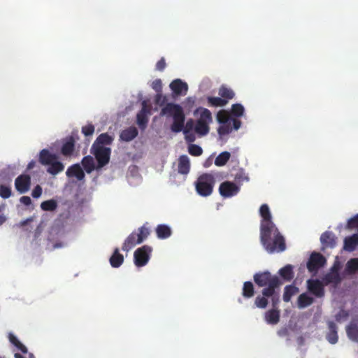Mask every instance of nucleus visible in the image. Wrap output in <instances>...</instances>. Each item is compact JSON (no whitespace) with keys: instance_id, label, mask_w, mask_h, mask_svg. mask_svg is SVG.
Returning <instances> with one entry per match:
<instances>
[{"instance_id":"nucleus-10","label":"nucleus","mask_w":358,"mask_h":358,"mask_svg":"<svg viewBox=\"0 0 358 358\" xmlns=\"http://www.w3.org/2000/svg\"><path fill=\"white\" fill-rule=\"evenodd\" d=\"M259 213L262 217L260 224V231L264 229L274 228L275 226L271 220V214L267 204H262L259 208Z\"/></svg>"},{"instance_id":"nucleus-38","label":"nucleus","mask_w":358,"mask_h":358,"mask_svg":"<svg viewBox=\"0 0 358 358\" xmlns=\"http://www.w3.org/2000/svg\"><path fill=\"white\" fill-rule=\"evenodd\" d=\"M208 103L210 106L213 107H222L227 104L228 101L222 99L221 97L208 96L207 98Z\"/></svg>"},{"instance_id":"nucleus-40","label":"nucleus","mask_w":358,"mask_h":358,"mask_svg":"<svg viewBox=\"0 0 358 358\" xmlns=\"http://www.w3.org/2000/svg\"><path fill=\"white\" fill-rule=\"evenodd\" d=\"M41 208L44 211H54L57 208V203L54 199L47 200L41 203Z\"/></svg>"},{"instance_id":"nucleus-23","label":"nucleus","mask_w":358,"mask_h":358,"mask_svg":"<svg viewBox=\"0 0 358 358\" xmlns=\"http://www.w3.org/2000/svg\"><path fill=\"white\" fill-rule=\"evenodd\" d=\"M66 174L69 178L76 177L78 180H82L85 178V173L78 164L69 166Z\"/></svg>"},{"instance_id":"nucleus-26","label":"nucleus","mask_w":358,"mask_h":358,"mask_svg":"<svg viewBox=\"0 0 358 358\" xmlns=\"http://www.w3.org/2000/svg\"><path fill=\"white\" fill-rule=\"evenodd\" d=\"M157 236L160 239H166L171 236L172 231L166 224H159L155 229Z\"/></svg>"},{"instance_id":"nucleus-57","label":"nucleus","mask_w":358,"mask_h":358,"mask_svg":"<svg viewBox=\"0 0 358 358\" xmlns=\"http://www.w3.org/2000/svg\"><path fill=\"white\" fill-rule=\"evenodd\" d=\"M235 179L238 182H241V181H244V180L248 181L249 180L248 177L246 176L243 172L236 174Z\"/></svg>"},{"instance_id":"nucleus-61","label":"nucleus","mask_w":358,"mask_h":358,"mask_svg":"<svg viewBox=\"0 0 358 358\" xmlns=\"http://www.w3.org/2000/svg\"><path fill=\"white\" fill-rule=\"evenodd\" d=\"M340 269V264L338 262H335L331 268V272L338 273Z\"/></svg>"},{"instance_id":"nucleus-32","label":"nucleus","mask_w":358,"mask_h":358,"mask_svg":"<svg viewBox=\"0 0 358 358\" xmlns=\"http://www.w3.org/2000/svg\"><path fill=\"white\" fill-rule=\"evenodd\" d=\"M82 165L87 173H92L95 169V164L92 156L87 155L83 158Z\"/></svg>"},{"instance_id":"nucleus-28","label":"nucleus","mask_w":358,"mask_h":358,"mask_svg":"<svg viewBox=\"0 0 358 358\" xmlns=\"http://www.w3.org/2000/svg\"><path fill=\"white\" fill-rule=\"evenodd\" d=\"M48 166L47 172L52 176H56L64 169V164L61 162H59L58 159H55L51 164H49Z\"/></svg>"},{"instance_id":"nucleus-46","label":"nucleus","mask_w":358,"mask_h":358,"mask_svg":"<svg viewBox=\"0 0 358 358\" xmlns=\"http://www.w3.org/2000/svg\"><path fill=\"white\" fill-rule=\"evenodd\" d=\"M232 130V127L231 126V122L222 124L221 126L219 127L217 129V132L219 135L224 136L229 134Z\"/></svg>"},{"instance_id":"nucleus-6","label":"nucleus","mask_w":358,"mask_h":358,"mask_svg":"<svg viewBox=\"0 0 358 358\" xmlns=\"http://www.w3.org/2000/svg\"><path fill=\"white\" fill-rule=\"evenodd\" d=\"M212 121V115L208 109L203 108L200 117L196 121L194 130L200 136H205L209 132L208 123Z\"/></svg>"},{"instance_id":"nucleus-48","label":"nucleus","mask_w":358,"mask_h":358,"mask_svg":"<svg viewBox=\"0 0 358 358\" xmlns=\"http://www.w3.org/2000/svg\"><path fill=\"white\" fill-rule=\"evenodd\" d=\"M12 194L11 188L4 185H0V196L3 199H8Z\"/></svg>"},{"instance_id":"nucleus-56","label":"nucleus","mask_w":358,"mask_h":358,"mask_svg":"<svg viewBox=\"0 0 358 358\" xmlns=\"http://www.w3.org/2000/svg\"><path fill=\"white\" fill-rule=\"evenodd\" d=\"M166 62L164 57H162L156 64V69L159 71H162L166 68Z\"/></svg>"},{"instance_id":"nucleus-47","label":"nucleus","mask_w":358,"mask_h":358,"mask_svg":"<svg viewBox=\"0 0 358 358\" xmlns=\"http://www.w3.org/2000/svg\"><path fill=\"white\" fill-rule=\"evenodd\" d=\"M217 120L220 124L231 122L228 113L225 110H220L217 113Z\"/></svg>"},{"instance_id":"nucleus-15","label":"nucleus","mask_w":358,"mask_h":358,"mask_svg":"<svg viewBox=\"0 0 358 358\" xmlns=\"http://www.w3.org/2000/svg\"><path fill=\"white\" fill-rule=\"evenodd\" d=\"M55 159H58V156L55 154L51 153L48 150L43 149L40 151L38 155V162L42 165H48Z\"/></svg>"},{"instance_id":"nucleus-35","label":"nucleus","mask_w":358,"mask_h":358,"mask_svg":"<svg viewBox=\"0 0 358 358\" xmlns=\"http://www.w3.org/2000/svg\"><path fill=\"white\" fill-rule=\"evenodd\" d=\"M254 285L250 281H246L243 283L242 295L243 297L249 299L254 296Z\"/></svg>"},{"instance_id":"nucleus-19","label":"nucleus","mask_w":358,"mask_h":358,"mask_svg":"<svg viewBox=\"0 0 358 358\" xmlns=\"http://www.w3.org/2000/svg\"><path fill=\"white\" fill-rule=\"evenodd\" d=\"M280 311L278 309H271L264 314V320L268 324H277L280 321Z\"/></svg>"},{"instance_id":"nucleus-53","label":"nucleus","mask_w":358,"mask_h":358,"mask_svg":"<svg viewBox=\"0 0 358 358\" xmlns=\"http://www.w3.org/2000/svg\"><path fill=\"white\" fill-rule=\"evenodd\" d=\"M167 101V99L166 96L160 94H157L155 96V102L157 105L162 106H164Z\"/></svg>"},{"instance_id":"nucleus-44","label":"nucleus","mask_w":358,"mask_h":358,"mask_svg":"<svg viewBox=\"0 0 358 358\" xmlns=\"http://www.w3.org/2000/svg\"><path fill=\"white\" fill-rule=\"evenodd\" d=\"M268 297L269 296H266L263 294L262 296H257L255 299V306L259 308H266L268 303L267 299Z\"/></svg>"},{"instance_id":"nucleus-1","label":"nucleus","mask_w":358,"mask_h":358,"mask_svg":"<svg viewBox=\"0 0 358 358\" xmlns=\"http://www.w3.org/2000/svg\"><path fill=\"white\" fill-rule=\"evenodd\" d=\"M260 242L268 253L280 252L286 249L285 238L276 227L261 230Z\"/></svg>"},{"instance_id":"nucleus-43","label":"nucleus","mask_w":358,"mask_h":358,"mask_svg":"<svg viewBox=\"0 0 358 358\" xmlns=\"http://www.w3.org/2000/svg\"><path fill=\"white\" fill-rule=\"evenodd\" d=\"M245 109L241 103H234L231 106V115L236 117H241L244 113Z\"/></svg>"},{"instance_id":"nucleus-55","label":"nucleus","mask_w":358,"mask_h":358,"mask_svg":"<svg viewBox=\"0 0 358 358\" xmlns=\"http://www.w3.org/2000/svg\"><path fill=\"white\" fill-rule=\"evenodd\" d=\"M42 192V187L39 185H37L32 190L31 196L35 199H38L41 196Z\"/></svg>"},{"instance_id":"nucleus-4","label":"nucleus","mask_w":358,"mask_h":358,"mask_svg":"<svg viewBox=\"0 0 358 358\" xmlns=\"http://www.w3.org/2000/svg\"><path fill=\"white\" fill-rule=\"evenodd\" d=\"M215 184V176L211 173H203L195 182L197 193L202 196H210Z\"/></svg>"},{"instance_id":"nucleus-30","label":"nucleus","mask_w":358,"mask_h":358,"mask_svg":"<svg viewBox=\"0 0 358 358\" xmlns=\"http://www.w3.org/2000/svg\"><path fill=\"white\" fill-rule=\"evenodd\" d=\"M346 333L348 338L353 341H358V327L357 324L351 322L346 327Z\"/></svg>"},{"instance_id":"nucleus-14","label":"nucleus","mask_w":358,"mask_h":358,"mask_svg":"<svg viewBox=\"0 0 358 358\" xmlns=\"http://www.w3.org/2000/svg\"><path fill=\"white\" fill-rule=\"evenodd\" d=\"M336 236L332 231H326L320 236V241L323 248H333L336 245Z\"/></svg>"},{"instance_id":"nucleus-52","label":"nucleus","mask_w":358,"mask_h":358,"mask_svg":"<svg viewBox=\"0 0 358 358\" xmlns=\"http://www.w3.org/2000/svg\"><path fill=\"white\" fill-rule=\"evenodd\" d=\"M270 297H271L272 309H278V306L280 303V296L279 294L275 292V289H274V293L273 295L270 296Z\"/></svg>"},{"instance_id":"nucleus-9","label":"nucleus","mask_w":358,"mask_h":358,"mask_svg":"<svg viewBox=\"0 0 358 358\" xmlns=\"http://www.w3.org/2000/svg\"><path fill=\"white\" fill-rule=\"evenodd\" d=\"M239 191L240 187L231 181H224L219 187V193L224 198L234 196Z\"/></svg>"},{"instance_id":"nucleus-13","label":"nucleus","mask_w":358,"mask_h":358,"mask_svg":"<svg viewBox=\"0 0 358 358\" xmlns=\"http://www.w3.org/2000/svg\"><path fill=\"white\" fill-rule=\"evenodd\" d=\"M170 88L176 96L185 95L188 90L187 84L180 79H176L170 84Z\"/></svg>"},{"instance_id":"nucleus-60","label":"nucleus","mask_w":358,"mask_h":358,"mask_svg":"<svg viewBox=\"0 0 358 358\" xmlns=\"http://www.w3.org/2000/svg\"><path fill=\"white\" fill-rule=\"evenodd\" d=\"M184 134L185 135V140L187 142L191 143L195 141V136L194 135V134L189 132Z\"/></svg>"},{"instance_id":"nucleus-59","label":"nucleus","mask_w":358,"mask_h":358,"mask_svg":"<svg viewBox=\"0 0 358 358\" xmlns=\"http://www.w3.org/2000/svg\"><path fill=\"white\" fill-rule=\"evenodd\" d=\"M20 202L25 206H29L31 203V199L28 196H23L20 199Z\"/></svg>"},{"instance_id":"nucleus-33","label":"nucleus","mask_w":358,"mask_h":358,"mask_svg":"<svg viewBox=\"0 0 358 358\" xmlns=\"http://www.w3.org/2000/svg\"><path fill=\"white\" fill-rule=\"evenodd\" d=\"M358 271V258H352L345 265V272L347 274L352 275Z\"/></svg>"},{"instance_id":"nucleus-36","label":"nucleus","mask_w":358,"mask_h":358,"mask_svg":"<svg viewBox=\"0 0 358 358\" xmlns=\"http://www.w3.org/2000/svg\"><path fill=\"white\" fill-rule=\"evenodd\" d=\"M298 292V288L294 285H287L284 289L283 301L289 302L292 296Z\"/></svg>"},{"instance_id":"nucleus-3","label":"nucleus","mask_w":358,"mask_h":358,"mask_svg":"<svg viewBox=\"0 0 358 358\" xmlns=\"http://www.w3.org/2000/svg\"><path fill=\"white\" fill-rule=\"evenodd\" d=\"M161 115L172 116L173 122L171 126L173 132L179 133L184 128L185 115L182 108L176 103H169L162 109Z\"/></svg>"},{"instance_id":"nucleus-31","label":"nucleus","mask_w":358,"mask_h":358,"mask_svg":"<svg viewBox=\"0 0 358 358\" xmlns=\"http://www.w3.org/2000/svg\"><path fill=\"white\" fill-rule=\"evenodd\" d=\"M218 94L222 99L227 100L228 101L235 96L234 90L225 85H222L219 88Z\"/></svg>"},{"instance_id":"nucleus-49","label":"nucleus","mask_w":358,"mask_h":358,"mask_svg":"<svg viewBox=\"0 0 358 358\" xmlns=\"http://www.w3.org/2000/svg\"><path fill=\"white\" fill-rule=\"evenodd\" d=\"M83 134L86 136H92L94 132V127L92 124H89L82 127Z\"/></svg>"},{"instance_id":"nucleus-18","label":"nucleus","mask_w":358,"mask_h":358,"mask_svg":"<svg viewBox=\"0 0 358 358\" xmlns=\"http://www.w3.org/2000/svg\"><path fill=\"white\" fill-rule=\"evenodd\" d=\"M149 113V110L146 108L145 102L143 103L142 109L138 113L136 119L137 124L141 129H144L148 124V118L147 114Z\"/></svg>"},{"instance_id":"nucleus-29","label":"nucleus","mask_w":358,"mask_h":358,"mask_svg":"<svg viewBox=\"0 0 358 358\" xmlns=\"http://www.w3.org/2000/svg\"><path fill=\"white\" fill-rule=\"evenodd\" d=\"M314 302V299L306 293L300 294L298 297L297 304L299 308H304L310 306Z\"/></svg>"},{"instance_id":"nucleus-50","label":"nucleus","mask_w":358,"mask_h":358,"mask_svg":"<svg viewBox=\"0 0 358 358\" xmlns=\"http://www.w3.org/2000/svg\"><path fill=\"white\" fill-rule=\"evenodd\" d=\"M195 127L194 122L192 119L187 120L186 124H184V128L182 129L184 134L189 133Z\"/></svg>"},{"instance_id":"nucleus-24","label":"nucleus","mask_w":358,"mask_h":358,"mask_svg":"<svg viewBox=\"0 0 358 358\" xmlns=\"http://www.w3.org/2000/svg\"><path fill=\"white\" fill-rule=\"evenodd\" d=\"M358 246V234H354L344 239L343 250L348 252L354 251Z\"/></svg>"},{"instance_id":"nucleus-12","label":"nucleus","mask_w":358,"mask_h":358,"mask_svg":"<svg viewBox=\"0 0 358 358\" xmlns=\"http://www.w3.org/2000/svg\"><path fill=\"white\" fill-rule=\"evenodd\" d=\"M307 287L308 291L316 297L321 298L324 296V286L319 280H308Z\"/></svg>"},{"instance_id":"nucleus-16","label":"nucleus","mask_w":358,"mask_h":358,"mask_svg":"<svg viewBox=\"0 0 358 358\" xmlns=\"http://www.w3.org/2000/svg\"><path fill=\"white\" fill-rule=\"evenodd\" d=\"M141 243L138 241V236L136 231H133L129 236L125 239L123 243L122 249L124 251L128 252L133 248L136 245Z\"/></svg>"},{"instance_id":"nucleus-51","label":"nucleus","mask_w":358,"mask_h":358,"mask_svg":"<svg viewBox=\"0 0 358 358\" xmlns=\"http://www.w3.org/2000/svg\"><path fill=\"white\" fill-rule=\"evenodd\" d=\"M152 88L157 93L160 94L162 90V83L160 79L155 80L152 83Z\"/></svg>"},{"instance_id":"nucleus-20","label":"nucleus","mask_w":358,"mask_h":358,"mask_svg":"<svg viewBox=\"0 0 358 358\" xmlns=\"http://www.w3.org/2000/svg\"><path fill=\"white\" fill-rule=\"evenodd\" d=\"M329 331L326 335V338L331 344H336L338 342V336L337 332V326L333 321L328 322Z\"/></svg>"},{"instance_id":"nucleus-41","label":"nucleus","mask_w":358,"mask_h":358,"mask_svg":"<svg viewBox=\"0 0 358 358\" xmlns=\"http://www.w3.org/2000/svg\"><path fill=\"white\" fill-rule=\"evenodd\" d=\"M148 223L146 222L142 227L138 229L136 232L138 236V241L142 243L150 235V229L148 227Z\"/></svg>"},{"instance_id":"nucleus-45","label":"nucleus","mask_w":358,"mask_h":358,"mask_svg":"<svg viewBox=\"0 0 358 358\" xmlns=\"http://www.w3.org/2000/svg\"><path fill=\"white\" fill-rule=\"evenodd\" d=\"M188 152L191 155L196 157L200 156L203 153L202 148L196 144H190L188 146Z\"/></svg>"},{"instance_id":"nucleus-62","label":"nucleus","mask_w":358,"mask_h":358,"mask_svg":"<svg viewBox=\"0 0 358 358\" xmlns=\"http://www.w3.org/2000/svg\"><path fill=\"white\" fill-rule=\"evenodd\" d=\"M35 166H36V162L34 160H31L30 162H29L27 169L31 170V169H34L35 167Z\"/></svg>"},{"instance_id":"nucleus-63","label":"nucleus","mask_w":358,"mask_h":358,"mask_svg":"<svg viewBox=\"0 0 358 358\" xmlns=\"http://www.w3.org/2000/svg\"><path fill=\"white\" fill-rule=\"evenodd\" d=\"M6 221V217L3 215H0V225L4 223Z\"/></svg>"},{"instance_id":"nucleus-21","label":"nucleus","mask_w":358,"mask_h":358,"mask_svg":"<svg viewBox=\"0 0 358 358\" xmlns=\"http://www.w3.org/2000/svg\"><path fill=\"white\" fill-rule=\"evenodd\" d=\"M75 150V139L73 136L67 138L66 141L63 143L61 148V153L65 157L72 155Z\"/></svg>"},{"instance_id":"nucleus-27","label":"nucleus","mask_w":358,"mask_h":358,"mask_svg":"<svg viewBox=\"0 0 358 358\" xmlns=\"http://www.w3.org/2000/svg\"><path fill=\"white\" fill-rule=\"evenodd\" d=\"M109 261L111 266L113 268H118L124 262V257L120 253L118 248H115L114 250Z\"/></svg>"},{"instance_id":"nucleus-58","label":"nucleus","mask_w":358,"mask_h":358,"mask_svg":"<svg viewBox=\"0 0 358 358\" xmlns=\"http://www.w3.org/2000/svg\"><path fill=\"white\" fill-rule=\"evenodd\" d=\"M231 122H232V124H233V129L234 130H238L241 126V120L236 119V118H233L231 120H230Z\"/></svg>"},{"instance_id":"nucleus-39","label":"nucleus","mask_w":358,"mask_h":358,"mask_svg":"<svg viewBox=\"0 0 358 358\" xmlns=\"http://www.w3.org/2000/svg\"><path fill=\"white\" fill-rule=\"evenodd\" d=\"M230 153L227 151L221 152L215 160V164L217 166L225 165L230 158Z\"/></svg>"},{"instance_id":"nucleus-22","label":"nucleus","mask_w":358,"mask_h":358,"mask_svg":"<svg viewBox=\"0 0 358 358\" xmlns=\"http://www.w3.org/2000/svg\"><path fill=\"white\" fill-rule=\"evenodd\" d=\"M190 170V162L189 157L185 155H181L178 158V172L182 175H187Z\"/></svg>"},{"instance_id":"nucleus-11","label":"nucleus","mask_w":358,"mask_h":358,"mask_svg":"<svg viewBox=\"0 0 358 358\" xmlns=\"http://www.w3.org/2000/svg\"><path fill=\"white\" fill-rule=\"evenodd\" d=\"M31 186V177L27 174L20 175L15 180L16 190L20 194L27 192Z\"/></svg>"},{"instance_id":"nucleus-54","label":"nucleus","mask_w":358,"mask_h":358,"mask_svg":"<svg viewBox=\"0 0 358 358\" xmlns=\"http://www.w3.org/2000/svg\"><path fill=\"white\" fill-rule=\"evenodd\" d=\"M358 227V214L350 218L348 222V228H355Z\"/></svg>"},{"instance_id":"nucleus-7","label":"nucleus","mask_w":358,"mask_h":358,"mask_svg":"<svg viewBox=\"0 0 358 358\" xmlns=\"http://www.w3.org/2000/svg\"><path fill=\"white\" fill-rule=\"evenodd\" d=\"M152 250V248L147 245L138 248L134 253L135 265L138 267L146 265L150 259Z\"/></svg>"},{"instance_id":"nucleus-64","label":"nucleus","mask_w":358,"mask_h":358,"mask_svg":"<svg viewBox=\"0 0 358 358\" xmlns=\"http://www.w3.org/2000/svg\"><path fill=\"white\" fill-rule=\"evenodd\" d=\"M15 358H24L22 355L20 353H15L14 355Z\"/></svg>"},{"instance_id":"nucleus-37","label":"nucleus","mask_w":358,"mask_h":358,"mask_svg":"<svg viewBox=\"0 0 358 358\" xmlns=\"http://www.w3.org/2000/svg\"><path fill=\"white\" fill-rule=\"evenodd\" d=\"M323 280L326 285L329 283L338 284L341 281L339 273L330 272L324 275Z\"/></svg>"},{"instance_id":"nucleus-17","label":"nucleus","mask_w":358,"mask_h":358,"mask_svg":"<svg viewBox=\"0 0 358 358\" xmlns=\"http://www.w3.org/2000/svg\"><path fill=\"white\" fill-rule=\"evenodd\" d=\"M138 134V129L135 127H130L120 132V140L121 141L129 142L134 140Z\"/></svg>"},{"instance_id":"nucleus-5","label":"nucleus","mask_w":358,"mask_h":358,"mask_svg":"<svg viewBox=\"0 0 358 358\" xmlns=\"http://www.w3.org/2000/svg\"><path fill=\"white\" fill-rule=\"evenodd\" d=\"M90 152L97 161L96 169H101L109 163L111 154L110 148L92 145Z\"/></svg>"},{"instance_id":"nucleus-34","label":"nucleus","mask_w":358,"mask_h":358,"mask_svg":"<svg viewBox=\"0 0 358 358\" xmlns=\"http://www.w3.org/2000/svg\"><path fill=\"white\" fill-rule=\"evenodd\" d=\"M280 275L287 281H290L294 278L293 267L288 264L279 270Z\"/></svg>"},{"instance_id":"nucleus-2","label":"nucleus","mask_w":358,"mask_h":358,"mask_svg":"<svg viewBox=\"0 0 358 358\" xmlns=\"http://www.w3.org/2000/svg\"><path fill=\"white\" fill-rule=\"evenodd\" d=\"M255 282L262 289V294L266 296H270L274 293V289L278 288L281 282L276 275H272L268 271L257 273L253 276Z\"/></svg>"},{"instance_id":"nucleus-8","label":"nucleus","mask_w":358,"mask_h":358,"mask_svg":"<svg viewBox=\"0 0 358 358\" xmlns=\"http://www.w3.org/2000/svg\"><path fill=\"white\" fill-rule=\"evenodd\" d=\"M327 263L326 258L320 253L313 252L307 262V268L311 273H316Z\"/></svg>"},{"instance_id":"nucleus-42","label":"nucleus","mask_w":358,"mask_h":358,"mask_svg":"<svg viewBox=\"0 0 358 358\" xmlns=\"http://www.w3.org/2000/svg\"><path fill=\"white\" fill-rule=\"evenodd\" d=\"M10 342L14 345L18 350H20L22 353L26 354L27 352V348L25 345H24L13 334H10L9 336Z\"/></svg>"},{"instance_id":"nucleus-25","label":"nucleus","mask_w":358,"mask_h":358,"mask_svg":"<svg viewBox=\"0 0 358 358\" xmlns=\"http://www.w3.org/2000/svg\"><path fill=\"white\" fill-rule=\"evenodd\" d=\"M114 138L108 133L101 134L95 140L92 145L105 147V145H110L113 143Z\"/></svg>"}]
</instances>
